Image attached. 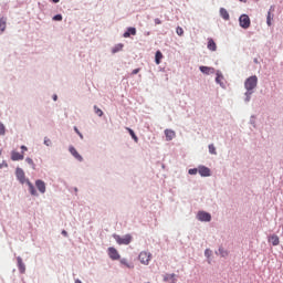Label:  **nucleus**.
Masks as SVG:
<instances>
[{"label": "nucleus", "mask_w": 283, "mask_h": 283, "mask_svg": "<svg viewBox=\"0 0 283 283\" xmlns=\"http://www.w3.org/2000/svg\"><path fill=\"white\" fill-rule=\"evenodd\" d=\"M62 235H64V238H67V232L65 230H62Z\"/></svg>", "instance_id": "a18cd8bd"}, {"label": "nucleus", "mask_w": 283, "mask_h": 283, "mask_svg": "<svg viewBox=\"0 0 283 283\" xmlns=\"http://www.w3.org/2000/svg\"><path fill=\"white\" fill-rule=\"evenodd\" d=\"M208 149L211 156H218V151L216 150V146L213 144H209Z\"/></svg>", "instance_id": "cd10ccee"}, {"label": "nucleus", "mask_w": 283, "mask_h": 283, "mask_svg": "<svg viewBox=\"0 0 283 283\" xmlns=\"http://www.w3.org/2000/svg\"><path fill=\"white\" fill-rule=\"evenodd\" d=\"M3 167H8V163L2 161V164L0 163V169H3Z\"/></svg>", "instance_id": "79ce46f5"}, {"label": "nucleus", "mask_w": 283, "mask_h": 283, "mask_svg": "<svg viewBox=\"0 0 283 283\" xmlns=\"http://www.w3.org/2000/svg\"><path fill=\"white\" fill-rule=\"evenodd\" d=\"M216 254L220 255L221 258H227L229 255V251H227L224 248L220 247L218 252H216Z\"/></svg>", "instance_id": "a878e982"}, {"label": "nucleus", "mask_w": 283, "mask_h": 283, "mask_svg": "<svg viewBox=\"0 0 283 283\" xmlns=\"http://www.w3.org/2000/svg\"><path fill=\"white\" fill-rule=\"evenodd\" d=\"M20 148L22 149V151H28V146L25 145H22Z\"/></svg>", "instance_id": "c03bdc74"}, {"label": "nucleus", "mask_w": 283, "mask_h": 283, "mask_svg": "<svg viewBox=\"0 0 283 283\" xmlns=\"http://www.w3.org/2000/svg\"><path fill=\"white\" fill-rule=\"evenodd\" d=\"M188 174L189 176H196V174H199V168H190Z\"/></svg>", "instance_id": "2f4dec72"}, {"label": "nucleus", "mask_w": 283, "mask_h": 283, "mask_svg": "<svg viewBox=\"0 0 283 283\" xmlns=\"http://www.w3.org/2000/svg\"><path fill=\"white\" fill-rule=\"evenodd\" d=\"M94 112L97 114L99 117L103 116V109L98 108V106H94Z\"/></svg>", "instance_id": "f704fd0d"}, {"label": "nucleus", "mask_w": 283, "mask_h": 283, "mask_svg": "<svg viewBox=\"0 0 283 283\" xmlns=\"http://www.w3.org/2000/svg\"><path fill=\"white\" fill-rule=\"evenodd\" d=\"M108 258H111V260H120V254L116 248L111 247L108 248Z\"/></svg>", "instance_id": "1a4fd4ad"}, {"label": "nucleus", "mask_w": 283, "mask_h": 283, "mask_svg": "<svg viewBox=\"0 0 283 283\" xmlns=\"http://www.w3.org/2000/svg\"><path fill=\"white\" fill-rule=\"evenodd\" d=\"M0 156H1V148H0Z\"/></svg>", "instance_id": "603ef678"}, {"label": "nucleus", "mask_w": 283, "mask_h": 283, "mask_svg": "<svg viewBox=\"0 0 283 283\" xmlns=\"http://www.w3.org/2000/svg\"><path fill=\"white\" fill-rule=\"evenodd\" d=\"M17 262H18V269L20 271V273H25V263H23V259H21V256L17 258Z\"/></svg>", "instance_id": "aec40b11"}, {"label": "nucleus", "mask_w": 283, "mask_h": 283, "mask_svg": "<svg viewBox=\"0 0 283 283\" xmlns=\"http://www.w3.org/2000/svg\"><path fill=\"white\" fill-rule=\"evenodd\" d=\"M74 191H78V188H74Z\"/></svg>", "instance_id": "8fccbe9b"}, {"label": "nucleus", "mask_w": 283, "mask_h": 283, "mask_svg": "<svg viewBox=\"0 0 283 283\" xmlns=\"http://www.w3.org/2000/svg\"><path fill=\"white\" fill-rule=\"evenodd\" d=\"M197 220H199V222H211V213L207 211H199L197 213Z\"/></svg>", "instance_id": "423d86ee"}, {"label": "nucleus", "mask_w": 283, "mask_h": 283, "mask_svg": "<svg viewBox=\"0 0 283 283\" xmlns=\"http://www.w3.org/2000/svg\"><path fill=\"white\" fill-rule=\"evenodd\" d=\"M120 264H124L127 269H134V264L129 263L127 259H120Z\"/></svg>", "instance_id": "7c9ffc66"}, {"label": "nucleus", "mask_w": 283, "mask_h": 283, "mask_svg": "<svg viewBox=\"0 0 283 283\" xmlns=\"http://www.w3.org/2000/svg\"><path fill=\"white\" fill-rule=\"evenodd\" d=\"M124 39H129V36H136V28L129 27L126 32L123 34Z\"/></svg>", "instance_id": "2eb2a0df"}, {"label": "nucleus", "mask_w": 283, "mask_h": 283, "mask_svg": "<svg viewBox=\"0 0 283 283\" xmlns=\"http://www.w3.org/2000/svg\"><path fill=\"white\" fill-rule=\"evenodd\" d=\"M53 21H63V15H62L61 13L55 14V15L53 17Z\"/></svg>", "instance_id": "e433bc0d"}, {"label": "nucleus", "mask_w": 283, "mask_h": 283, "mask_svg": "<svg viewBox=\"0 0 283 283\" xmlns=\"http://www.w3.org/2000/svg\"><path fill=\"white\" fill-rule=\"evenodd\" d=\"M25 163L29 164L33 170L36 169V164H34V160L32 158L27 157Z\"/></svg>", "instance_id": "c85d7f7f"}, {"label": "nucleus", "mask_w": 283, "mask_h": 283, "mask_svg": "<svg viewBox=\"0 0 283 283\" xmlns=\"http://www.w3.org/2000/svg\"><path fill=\"white\" fill-rule=\"evenodd\" d=\"M253 94H255V91H245L244 98H243L245 105H249V103H251V98Z\"/></svg>", "instance_id": "a211bd4d"}, {"label": "nucleus", "mask_w": 283, "mask_h": 283, "mask_svg": "<svg viewBox=\"0 0 283 283\" xmlns=\"http://www.w3.org/2000/svg\"><path fill=\"white\" fill-rule=\"evenodd\" d=\"M128 134L132 136L133 140H135V143H138V136H136V133L134 132V129L132 128H127Z\"/></svg>", "instance_id": "c756f323"}, {"label": "nucleus", "mask_w": 283, "mask_h": 283, "mask_svg": "<svg viewBox=\"0 0 283 283\" xmlns=\"http://www.w3.org/2000/svg\"><path fill=\"white\" fill-rule=\"evenodd\" d=\"M250 125H252V127H254V129H255V127H258V125L255 124V115H251Z\"/></svg>", "instance_id": "473e14b6"}, {"label": "nucleus", "mask_w": 283, "mask_h": 283, "mask_svg": "<svg viewBox=\"0 0 283 283\" xmlns=\"http://www.w3.org/2000/svg\"><path fill=\"white\" fill-rule=\"evenodd\" d=\"M53 101H59V95L54 94L53 95Z\"/></svg>", "instance_id": "49530a36"}, {"label": "nucleus", "mask_w": 283, "mask_h": 283, "mask_svg": "<svg viewBox=\"0 0 283 283\" xmlns=\"http://www.w3.org/2000/svg\"><path fill=\"white\" fill-rule=\"evenodd\" d=\"M239 24L243 30H249V28H251V18H249L248 14H241L239 17Z\"/></svg>", "instance_id": "7ed1b4c3"}, {"label": "nucleus", "mask_w": 283, "mask_h": 283, "mask_svg": "<svg viewBox=\"0 0 283 283\" xmlns=\"http://www.w3.org/2000/svg\"><path fill=\"white\" fill-rule=\"evenodd\" d=\"M254 63H258V60H254Z\"/></svg>", "instance_id": "3c124183"}, {"label": "nucleus", "mask_w": 283, "mask_h": 283, "mask_svg": "<svg viewBox=\"0 0 283 283\" xmlns=\"http://www.w3.org/2000/svg\"><path fill=\"white\" fill-rule=\"evenodd\" d=\"M199 175L201 178H209L211 176V169L205 165H199Z\"/></svg>", "instance_id": "6e6552de"}, {"label": "nucleus", "mask_w": 283, "mask_h": 283, "mask_svg": "<svg viewBox=\"0 0 283 283\" xmlns=\"http://www.w3.org/2000/svg\"><path fill=\"white\" fill-rule=\"evenodd\" d=\"M211 253H212V251L211 250H209V249H206L205 250V256L209 260V258H211Z\"/></svg>", "instance_id": "ea45409f"}, {"label": "nucleus", "mask_w": 283, "mask_h": 283, "mask_svg": "<svg viewBox=\"0 0 283 283\" xmlns=\"http://www.w3.org/2000/svg\"><path fill=\"white\" fill-rule=\"evenodd\" d=\"M165 136H166V140L168 142L174 140L176 138V132L167 128L165 129Z\"/></svg>", "instance_id": "dca6fc26"}, {"label": "nucleus", "mask_w": 283, "mask_h": 283, "mask_svg": "<svg viewBox=\"0 0 283 283\" xmlns=\"http://www.w3.org/2000/svg\"><path fill=\"white\" fill-rule=\"evenodd\" d=\"M7 23H8V18L6 17L0 18V34L6 32Z\"/></svg>", "instance_id": "6ab92c4d"}, {"label": "nucleus", "mask_w": 283, "mask_h": 283, "mask_svg": "<svg viewBox=\"0 0 283 283\" xmlns=\"http://www.w3.org/2000/svg\"><path fill=\"white\" fill-rule=\"evenodd\" d=\"M138 72H140V69H135V70H133L132 74L136 75V74H138Z\"/></svg>", "instance_id": "37998d69"}, {"label": "nucleus", "mask_w": 283, "mask_h": 283, "mask_svg": "<svg viewBox=\"0 0 283 283\" xmlns=\"http://www.w3.org/2000/svg\"><path fill=\"white\" fill-rule=\"evenodd\" d=\"M138 260L142 264H144L145 266H148L149 262H151V253L147 251H143L139 253Z\"/></svg>", "instance_id": "20e7f679"}, {"label": "nucleus", "mask_w": 283, "mask_h": 283, "mask_svg": "<svg viewBox=\"0 0 283 283\" xmlns=\"http://www.w3.org/2000/svg\"><path fill=\"white\" fill-rule=\"evenodd\" d=\"M199 70L202 74H213L216 72V69L209 66H200Z\"/></svg>", "instance_id": "5701e85b"}, {"label": "nucleus", "mask_w": 283, "mask_h": 283, "mask_svg": "<svg viewBox=\"0 0 283 283\" xmlns=\"http://www.w3.org/2000/svg\"><path fill=\"white\" fill-rule=\"evenodd\" d=\"M176 32H177L178 36H182V34H185V30H182L181 27H177Z\"/></svg>", "instance_id": "c9c22d12"}, {"label": "nucleus", "mask_w": 283, "mask_h": 283, "mask_svg": "<svg viewBox=\"0 0 283 283\" xmlns=\"http://www.w3.org/2000/svg\"><path fill=\"white\" fill-rule=\"evenodd\" d=\"M0 136H6V125L0 122Z\"/></svg>", "instance_id": "72a5a7b5"}, {"label": "nucleus", "mask_w": 283, "mask_h": 283, "mask_svg": "<svg viewBox=\"0 0 283 283\" xmlns=\"http://www.w3.org/2000/svg\"><path fill=\"white\" fill-rule=\"evenodd\" d=\"M258 87V75H252L244 81V90L255 92Z\"/></svg>", "instance_id": "f257e3e1"}, {"label": "nucleus", "mask_w": 283, "mask_h": 283, "mask_svg": "<svg viewBox=\"0 0 283 283\" xmlns=\"http://www.w3.org/2000/svg\"><path fill=\"white\" fill-rule=\"evenodd\" d=\"M164 282H168V283H177L178 282V279H176V274L172 273V274H165L164 275Z\"/></svg>", "instance_id": "ddd939ff"}, {"label": "nucleus", "mask_w": 283, "mask_h": 283, "mask_svg": "<svg viewBox=\"0 0 283 283\" xmlns=\"http://www.w3.org/2000/svg\"><path fill=\"white\" fill-rule=\"evenodd\" d=\"M268 242H270L273 247H277V244H280V237H277V234H272L269 237Z\"/></svg>", "instance_id": "f3484780"}, {"label": "nucleus", "mask_w": 283, "mask_h": 283, "mask_svg": "<svg viewBox=\"0 0 283 283\" xmlns=\"http://www.w3.org/2000/svg\"><path fill=\"white\" fill-rule=\"evenodd\" d=\"M54 3H59V1H61V0H52Z\"/></svg>", "instance_id": "de8ad7c7"}, {"label": "nucleus", "mask_w": 283, "mask_h": 283, "mask_svg": "<svg viewBox=\"0 0 283 283\" xmlns=\"http://www.w3.org/2000/svg\"><path fill=\"white\" fill-rule=\"evenodd\" d=\"M69 151L77 163H83V156L78 153V150H76L74 146H69Z\"/></svg>", "instance_id": "0eeeda50"}, {"label": "nucleus", "mask_w": 283, "mask_h": 283, "mask_svg": "<svg viewBox=\"0 0 283 283\" xmlns=\"http://www.w3.org/2000/svg\"><path fill=\"white\" fill-rule=\"evenodd\" d=\"M160 61H163V52L157 51L155 53V63H156V65H160Z\"/></svg>", "instance_id": "bb28decb"}, {"label": "nucleus", "mask_w": 283, "mask_h": 283, "mask_svg": "<svg viewBox=\"0 0 283 283\" xmlns=\"http://www.w3.org/2000/svg\"><path fill=\"white\" fill-rule=\"evenodd\" d=\"M44 145L46 147H51L52 146V140L50 138H48V137H44Z\"/></svg>", "instance_id": "4c0bfd02"}, {"label": "nucleus", "mask_w": 283, "mask_h": 283, "mask_svg": "<svg viewBox=\"0 0 283 283\" xmlns=\"http://www.w3.org/2000/svg\"><path fill=\"white\" fill-rule=\"evenodd\" d=\"M35 187H36L38 191H40V193H45V191H46L45 181H43L41 179H36Z\"/></svg>", "instance_id": "9d476101"}, {"label": "nucleus", "mask_w": 283, "mask_h": 283, "mask_svg": "<svg viewBox=\"0 0 283 283\" xmlns=\"http://www.w3.org/2000/svg\"><path fill=\"white\" fill-rule=\"evenodd\" d=\"M224 78V75H222V72L217 71V77L216 83L222 87L223 83L222 80Z\"/></svg>", "instance_id": "393cba45"}, {"label": "nucleus", "mask_w": 283, "mask_h": 283, "mask_svg": "<svg viewBox=\"0 0 283 283\" xmlns=\"http://www.w3.org/2000/svg\"><path fill=\"white\" fill-rule=\"evenodd\" d=\"M24 156H23V151L19 153L17 150H12L11 151V160H13V163H17L19 160H23Z\"/></svg>", "instance_id": "9b49d317"}, {"label": "nucleus", "mask_w": 283, "mask_h": 283, "mask_svg": "<svg viewBox=\"0 0 283 283\" xmlns=\"http://www.w3.org/2000/svg\"><path fill=\"white\" fill-rule=\"evenodd\" d=\"M25 185H28V187H29V193H30L31 196L39 197V192L36 191V188H34V184H32V182L30 181V179L25 181Z\"/></svg>", "instance_id": "f8f14e48"}, {"label": "nucleus", "mask_w": 283, "mask_h": 283, "mask_svg": "<svg viewBox=\"0 0 283 283\" xmlns=\"http://www.w3.org/2000/svg\"><path fill=\"white\" fill-rule=\"evenodd\" d=\"M239 1H241L242 3H247V0H239Z\"/></svg>", "instance_id": "09e8293b"}, {"label": "nucleus", "mask_w": 283, "mask_h": 283, "mask_svg": "<svg viewBox=\"0 0 283 283\" xmlns=\"http://www.w3.org/2000/svg\"><path fill=\"white\" fill-rule=\"evenodd\" d=\"M271 12H275V8L273 6L270 7V10L268 11V15H266V25H269V28H271L272 22L273 21V14H271Z\"/></svg>", "instance_id": "4468645a"}, {"label": "nucleus", "mask_w": 283, "mask_h": 283, "mask_svg": "<svg viewBox=\"0 0 283 283\" xmlns=\"http://www.w3.org/2000/svg\"><path fill=\"white\" fill-rule=\"evenodd\" d=\"M114 240L117 242V244H132V234H125L124 237H120L116 233L113 234Z\"/></svg>", "instance_id": "f03ea898"}, {"label": "nucleus", "mask_w": 283, "mask_h": 283, "mask_svg": "<svg viewBox=\"0 0 283 283\" xmlns=\"http://www.w3.org/2000/svg\"><path fill=\"white\" fill-rule=\"evenodd\" d=\"M123 48H125V44L123 43L115 44L112 48V54H118V52H123Z\"/></svg>", "instance_id": "412c9836"}, {"label": "nucleus", "mask_w": 283, "mask_h": 283, "mask_svg": "<svg viewBox=\"0 0 283 283\" xmlns=\"http://www.w3.org/2000/svg\"><path fill=\"white\" fill-rule=\"evenodd\" d=\"M219 13L224 21H229V19H231V17L229 15V11H227V9L224 8H220Z\"/></svg>", "instance_id": "4be33fe9"}, {"label": "nucleus", "mask_w": 283, "mask_h": 283, "mask_svg": "<svg viewBox=\"0 0 283 283\" xmlns=\"http://www.w3.org/2000/svg\"><path fill=\"white\" fill-rule=\"evenodd\" d=\"M74 132L77 134V136H80L81 140H83V133L81 130H78V128L75 126L74 127Z\"/></svg>", "instance_id": "58836bf2"}, {"label": "nucleus", "mask_w": 283, "mask_h": 283, "mask_svg": "<svg viewBox=\"0 0 283 283\" xmlns=\"http://www.w3.org/2000/svg\"><path fill=\"white\" fill-rule=\"evenodd\" d=\"M160 23H163V21H160V19L156 18L155 19V25H160Z\"/></svg>", "instance_id": "a19ab883"}, {"label": "nucleus", "mask_w": 283, "mask_h": 283, "mask_svg": "<svg viewBox=\"0 0 283 283\" xmlns=\"http://www.w3.org/2000/svg\"><path fill=\"white\" fill-rule=\"evenodd\" d=\"M208 50H210V52H216V50H218V45L216 44V41H213V39H210L208 41Z\"/></svg>", "instance_id": "b1692460"}, {"label": "nucleus", "mask_w": 283, "mask_h": 283, "mask_svg": "<svg viewBox=\"0 0 283 283\" xmlns=\"http://www.w3.org/2000/svg\"><path fill=\"white\" fill-rule=\"evenodd\" d=\"M15 178L20 182V185H25V182L30 180L25 178V171H23V169L19 167L15 169Z\"/></svg>", "instance_id": "39448f33"}]
</instances>
